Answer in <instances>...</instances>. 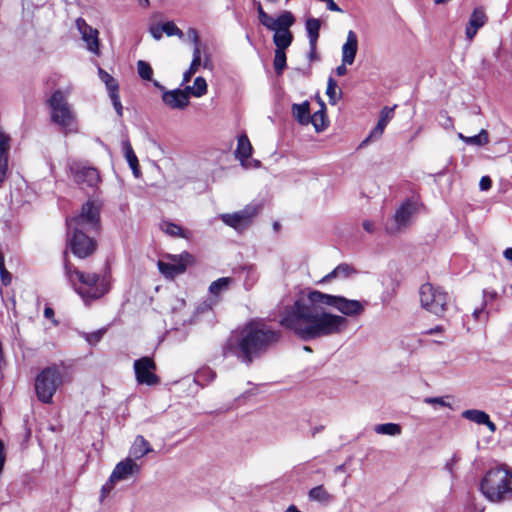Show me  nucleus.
Wrapping results in <instances>:
<instances>
[{
  "instance_id": "1",
  "label": "nucleus",
  "mask_w": 512,
  "mask_h": 512,
  "mask_svg": "<svg viewBox=\"0 0 512 512\" xmlns=\"http://www.w3.org/2000/svg\"><path fill=\"white\" fill-rule=\"evenodd\" d=\"M366 302L330 295L313 290L307 302L296 300L280 314V324L300 339H313L340 334L348 326L346 317H358L365 311Z\"/></svg>"
},
{
  "instance_id": "2",
  "label": "nucleus",
  "mask_w": 512,
  "mask_h": 512,
  "mask_svg": "<svg viewBox=\"0 0 512 512\" xmlns=\"http://www.w3.org/2000/svg\"><path fill=\"white\" fill-rule=\"evenodd\" d=\"M282 332L261 320L248 322L235 338L225 347V354L231 353L242 363L250 365L255 359L266 354L281 340Z\"/></svg>"
},
{
  "instance_id": "3",
  "label": "nucleus",
  "mask_w": 512,
  "mask_h": 512,
  "mask_svg": "<svg viewBox=\"0 0 512 512\" xmlns=\"http://www.w3.org/2000/svg\"><path fill=\"white\" fill-rule=\"evenodd\" d=\"M68 243L72 253L78 258L90 256L96 249L95 240L89 235L100 225L99 208L94 202H86L79 215L67 219Z\"/></svg>"
},
{
  "instance_id": "4",
  "label": "nucleus",
  "mask_w": 512,
  "mask_h": 512,
  "mask_svg": "<svg viewBox=\"0 0 512 512\" xmlns=\"http://www.w3.org/2000/svg\"><path fill=\"white\" fill-rule=\"evenodd\" d=\"M480 491L491 503L512 501V468L506 464L490 468L480 481Z\"/></svg>"
},
{
  "instance_id": "5",
  "label": "nucleus",
  "mask_w": 512,
  "mask_h": 512,
  "mask_svg": "<svg viewBox=\"0 0 512 512\" xmlns=\"http://www.w3.org/2000/svg\"><path fill=\"white\" fill-rule=\"evenodd\" d=\"M65 274L77 294L86 303L103 297L110 290L105 277L97 273L80 271L68 262L65 263Z\"/></svg>"
},
{
  "instance_id": "6",
  "label": "nucleus",
  "mask_w": 512,
  "mask_h": 512,
  "mask_svg": "<svg viewBox=\"0 0 512 512\" xmlns=\"http://www.w3.org/2000/svg\"><path fill=\"white\" fill-rule=\"evenodd\" d=\"M47 104L53 123L57 124L65 133L76 131V116L63 91H54L47 100Z\"/></svg>"
},
{
  "instance_id": "7",
  "label": "nucleus",
  "mask_w": 512,
  "mask_h": 512,
  "mask_svg": "<svg viewBox=\"0 0 512 512\" xmlns=\"http://www.w3.org/2000/svg\"><path fill=\"white\" fill-rule=\"evenodd\" d=\"M420 302L424 309L436 316H442L448 309L450 296L439 286L431 283L421 285Z\"/></svg>"
},
{
  "instance_id": "8",
  "label": "nucleus",
  "mask_w": 512,
  "mask_h": 512,
  "mask_svg": "<svg viewBox=\"0 0 512 512\" xmlns=\"http://www.w3.org/2000/svg\"><path fill=\"white\" fill-rule=\"evenodd\" d=\"M62 383V375L56 367L43 369L35 379V391L43 403H50L56 390Z\"/></svg>"
},
{
  "instance_id": "9",
  "label": "nucleus",
  "mask_w": 512,
  "mask_h": 512,
  "mask_svg": "<svg viewBox=\"0 0 512 512\" xmlns=\"http://www.w3.org/2000/svg\"><path fill=\"white\" fill-rule=\"evenodd\" d=\"M295 18L290 11H283L277 17V25L271 31H274L273 42L276 46L275 50L285 51L292 41L293 35L289 28L294 24Z\"/></svg>"
},
{
  "instance_id": "10",
  "label": "nucleus",
  "mask_w": 512,
  "mask_h": 512,
  "mask_svg": "<svg viewBox=\"0 0 512 512\" xmlns=\"http://www.w3.org/2000/svg\"><path fill=\"white\" fill-rule=\"evenodd\" d=\"M258 209L256 206L247 205L244 209L234 213L221 214V220L227 225L237 231L246 229L252 222V219L257 215Z\"/></svg>"
},
{
  "instance_id": "11",
  "label": "nucleus",
  "mask_w": 512,
  "mask_h": 512,
  "mask_svg": "<svg viewBox=\"0 0 512 512\" xmlns=\"http://www.w3.org/2000/svg\"><path fill=\"white\" fill-rule=\"evenodd\" d=\"M155 370L156 364L150 357H142L134 361L135 376L139 384H145L148 386L158 384L160 380L154 373Z\"/></svg>"
},
{
  "instance_id": "12",
  "label": "nucleus",
  "mask_w": 512,
  "mask_h": 512,
  "mask_svg": "<svg viewBox=\"0 0 512 512\" xmlns=\"http://www.w3.org/2000/svg\"><path fill=\"white\" fill-rule=\"evenodd\" d=\"M417 210L418 206L415 201L408 199L403 202L394 214V224L392 226L387 225L386 231L390 234H394L407 227Z\"/></svg>"
},
{
  "instance_id": "13",
  "label": "nucleus",
  "mask_w": 512,
  "mask_h": 512,
  "mask_svg": "<svg viewBox=\"0 0 512 512\" xmlns=\"http://www.w3.org/2000/svg\"><path fill=\"white\" fill-rule=\"evenodd\" d=\"M170 262L159 260L157 263L158 269L162 275L167 278H173L185 272L187 264L192 261V256L185 252L181 255L169 256Z\"/></svg>"
},
{
  "instance_id": "14",
  "label": "nucleus",
  "mask_w": 512,
  "mask_h": 512,
  "mask_svg": "<svg viewBox=\"0 0 512 512\" xmlns=\"http://www.w3.org/2000/svg\"><path fill=\"white\" fill-rule=\"evenodd\" d=\"M153 85L162 92V101L170 109L183 110L188 106L187 93L181 89L167 90L158 81H153Z\"/></svg>"
},
{
  "instance_id": "15",
  "label": "nucleus",
  "mask_w": 512,
  "mask_h": 512,
  "mask_svg": "<svg viewBox=\"0 0 512 512\" xmlns=\"http://www.w3.org/2000/svg\"><path fill=\"white\" fill-rule=\"evenodd\" d=\"M140 470L141 466L137 464L131 457H127L117 463L114 467L111 473L112 480H116L117 482L128 480L131 477L138 475Z\"/></svg>"
},
{
  "instance_id": "16",
  "label": "nucleus",
  "mask_w": 512,
  "mask_h": 512,
  "mask_svg": "<svg viewBox=\"0 0 512 512\" xmlns=\"http://www.w3.org/2000/svg\"><path fill=\"white\" fill-rule=\"evenodd\" d=\"M74 180L78 184H85L88 187H95L100 182V175L96 168L76 166L72 168Z\"/></svg>"
},
{
  "instance_id": "17",
  "label": "nucleus",
  "mask_w": 512,
  "mask_h": 512,
  "mask_svg": "<svg viewBox=\"0 0 512 512\" xmlns=\"http://www.w3.org/2000/svg\"><path fill=\"white\" fill-rule=\"evenodd\" d=\"M76 25L82 35V39L87 45V49L94 53H99L98 31L89 26L82 18L77 19Z\"/></svg>"
},
{
  "instance_id": "18",
  "label": "nucleus",
  "mask_w": 512,
  "mask_h": 512,
  "mask_svg": "<svg viewBox=\"0 0 512 512\" xmlns=\"http://www.w3.org/2000/svg\"><path fill=\"white\" fill-rule=\"evenodd\" d=\"M358 51V37L353 30L347 33L346 41L342 45V62L343 64L352 65Z\"/></svg>"
},
{
  "instance_id": "19",
  "label": "nucleus",
  "mask_w": 512,
  "mask_h": 512,
  "mask_svg": "<svg viewBox=\"0 0 512 512\" xmlns=\"http://www.w3.org/2000/svg\"><path fill=\"white\" fill-rule=\"evenodd\" d=\"M486 21L487 16L484 10L482 8H475L465 29V34L469 41L475 37L477 31L484 26Z\"/></svg>"
},
{
  "instance_id": "20",
  "label": "nucleus",
  "mask_w": 512,
  "mask_h": 512,
  "mask_svg": "<svg viewBox=\"0 0 512 512\" xmlns=\"http://www.w3.org/2000/svg\"><path fill=\"white\" fill-rule=\"evenodd\" d=\"M462 416L479 425H486L491 432L496 431V425L490 420L489 415L482 410L468 409L463 411Z\"/></svg>"
},
{
  "instance_id": "21",
  "label": "nucleus",
  "mask_w": 512,
  "mask_h": 512,
  "mask_svg": "<svg viewBox=\"0 0 512 512\" xmlns=\"http://www.w3.org/2000/svg\"><path fill=\"white\" fill-rule=\"evenodd\" d=\"M150 452H152L150 443L143 436L138 435L130 448L129 454L135 461Z\"/></svg>"
},
{
  "instance_id": "22",
  "label": "nucleus",
  "mask_w": 512,
  "mask_h": 512,
  "mask_svg": "<svg viewBox=\"0 0 512 512\" xmlns=\"http://www.w3.org/2000/svg\"><path fill=\"white\" fill-rule=\"evenodd\" d=\"M393 115L394 108L384 107L380 113V118L376 127L371 131L369 137L364 141V143L371 138L380 137L383 134L386 125L392 119Z\"/></svg>"
},
{
  "instance_id": "23",
  "label": "nucleus",
  "mask_w": 512,
  "mask_h": 512,
  "mask_svg": "<svg viewBox=\"0 0 512 512\" xmlns=\"http://www.w3.org/2000/svg\"><path fill=\"white\" fill-rule=\"evenodd\" d=\"M321 28V22L317 18H308L306 20V31L309 39V46L312 53L315 52L317 41L319 38V31Z\"/></svg>"
},
{
  "instance_id": "24",
  "label": "nucleus",
  "mask_w": 512,
  "mask_h": 512,
  "mask_svg": "<svg viewBox=\"0 0 512 512\" xmlns=\"http://www.w3.org/2000/svg\"><path fill=\"white\" fill-rule=\"evenodd\" d=\"M292 114L294 118L301 125H308L310 123V104L308 101H304L301 104L292 105Z\"/></svg>"
},
{
  "instance_id": "25",
  "label": "nucleus",
  "mask_w": 512,
  "mask_h": 512,
  "mask_svg": "<svg viewBox=\"0 0 512 512\" xmlns=\"http://www.w3.org/2000/svg\"><path fill=\"white\" fill-rule=\"evenodd\" d=\"M236 157L241 161L248 159L252 154V145L247 137L243 134L238 138L237 149L235 151Z\"/></svg>"
},
{
  "instance_id": "26",
  "label": "nucleus",
  "mask_w": 512,
  "mask_h": 512,
  "mask_svg": "<svg viewBox=\"0 0 512 512\" xmlns=\"http://www.w3.org/2000/svg\"><path fill=\"white\" fill-rule=\"evenodd\" d=\"M310 123L314 126L316 132H322L326 129L328 121L323 102L321 103V109L310 115Z\"/></svg>"
},
{
  "instance_id": "27",
  "label": "nucleus",
  "mask_w": 512,
  "mask_h": 512,
  "mask_svg": "<svg viewBox=\"0 0 512 512\" xmlns=\"http://www.w3.org/2000/svg\"><path fill=\"white\" fill-rule=\"evenodd\" d=\"M123 150L125 158L133 171V174L138 177L140 174L138 159L133 151V148L129 141L123 142Z\"/></svg>"
},
{
  "instance_id": "28",
  "label": "nucleus",
  "mask_w": 512,
  "mask_h": 512,
  "mask_svg": "<svg viewBox=\"0 0 512 512\" xmlns=\"http://www.w3.org/2000/svg\"><path fill=\"white\" fill-rule=\"evenodd\" d=\"M308 497L311 501H316L324 504H327L332 500V495L328 493V491L324 488L323 485L313 487L309 491Z\"/></svg>"
},
{
  "instance_id": "29",
  "label": "nucleus",
  "mask_w": 512,
  "mask_h": 512,
  "mask_svg": "<svg viewBox=\"0 0 512 512\" xmlns=\"http://www.w3.org/2000/svg\"><path fill=\"white\" fill-rule=\"evenodd\" d=\"M352 272H354V269L350 265L342 263L328 273L321 282H328L334 278H347Z\"/></svg>"
},
{
  "instance_id": "30",
  "label": "nucleus",
  "mask_w": 512,
  "mask_h": 512,
  "mask_svg": "<svg viewBox=\"0 0 512 512\" xmlns=\"http://www.w3.org/2000/svg\"><path fill=\"white\" fill-rule=\"evenodd\" d=\"M242 274H244L243 285L244 288L248 291L252 289V287L258 281V273L254 266H245L241 269Z\"/></svg>"
},
{
  "instance_id": "31",
  "label": "nucleus",
  "mask_w": 512,
  "mask_h": 512,
  "mask_svg": "<svg viewBox=\"0 0 512 512\" xmlns=\"http://www.w3.org/2000/svg\"><path fill=\"white\" fill-rule=\"evenodd\" d=\"M377 434L396 436L401 433V426L396 423L378 424L374 427Z\"/></svg>"
},
{
  "instance_id": "32",
  "label": "nucleus",
  "mask_w": 512,
  "mask_h": 512,
  "mask_svg": "<svg viewBox=\"0 0 512 512\" xmlns=\"http://www.w3.org/2000/svg\"><path fill=\"white\" fill-rule=\"evenodd\" d=\"M257 12L259 22L266 27L268 30L274 29L277 25V18L274 19L272 16L268 15L262 8L260 2H257Z\"/></svg>"
},
{
  "instance_id": "33",
  "label": "nucleus",
  "mask_w": 512,
  "mask_h": 512,
  "mask_svg": "<svg viewBox=\"0 0 512 512\" xmlns=\"http://www.w3.org/2000/svg\"><path fill=\"white\" fill-rule=\"evenodd\" d=\"M233 282L230 277H222L213 281L209 286V292L214 295H218L224 290H227L229 285Z\"/></svg>"
},
{
  "instance_id": "34",
  "label": "nucleus",
  "mask_w": 512,
  "mask_h": 512,
  "mask_svg": "<svg viewBox=\"0 0 512 512\" xmlns=\"http://www.w3.org/2000/svg\"><path fill=\"white\" fill-rule=\"evenodd\" d=\"M98 75L101 81L105 83L106 88L109 91V94L119 90V85L116 79L113 76H111L108 72H106L104 69L99 68Z\"/></svg>"
},
{
  "instance_id": "35",
  "label": "nucleus",
  "mask_w": 512,
  "mask_h": 512,
  "mask_svg": "<svg viewBox=\"0 0 512 512\" xmlns=\"http://www.w3.org/2000/svg\"><path fill=\"white\" fill-rule=\"evenodd\" d=\"M137 72L142 80L152 81V82L154 81L153 80V69L148 62H146L144 60H139L137 62Z\"/></svg>"
},
{
  "instance_id": "36",
  "label": "nucleus",
  "mask_w": 512,
  "mask_h": 512,
  "mask_svg": "<svg viewBox=\"0 0 512 512\" xmlns=\"http://www.w3.org/2000/svg\"><path fill=\"white\" fill-rule=\"evenodd\" d=\"M489 141L488 133L485 129H482L479 134L474 136H469L465 139V143L473 146H483L487 144Z\"/></svg>"
},
{
  "instance_id": "37",
  "label": "nucleus",
  "mask_w": 512,
  "mask_h": 512,
  "mask_svg": "<svg viewBox=\"0 0 512 512\" xmlns=\"http://www.w3.org/2000/svg\"><path fill=\"white\" fill-rule=\"evenodd\" d=\"M274 69L277 75H281L286 67V54L285 51L275 50L273 61Z\"/></svg>"
},
{
  "instance_id": "38",
  "label": "nucleus",
  "mask_w": 512,
  "mask_h": 512,
  "mask_svg": "<svg viewBox=\"0 0 512 512\" xmlns=\"http://www.w3.org/2000/svg\"><path fill=\"white\" fill-rule=\"evenodd\" d=\"M336 88L337 82L332 77H329L327 82L326 94L329 98V102L333 105L336 104L339 99Z\"/></svg>"
},
{
  "instance_id": "39",
  "label": "nucleus",
  "mask_w": 512,
  "mask_h": 512,
  "mask_svg": "<svg viewBox=\"0 0 512 512\" xmlns=\"http://www.w3.org/2000/svg\"><path fill=\"white\" fill-rule=\"evenodd\" d=\"M10 149V137L0 129V156L8 160V152Z\"/></svg>"
},
{
  "instance_id": "40",
  "label": "nucleus",
  "mask_w": 512,
  "mask_h": 512,
  "mask_svg": "<svg viewBox=\"0 0 512 512\" xmlns=\"http://www.w3.org/2000/svg\"><path fill=\"white\" fill-rule=\"evenodd\" d=\"M194 96L195 97H202L203 95H205L207 93V82L206 80L201 77V76H198L195 78L194 80Z\"/></svg>"
},
{
  "instance_id": "41",
  "label": "nucleus",
  "mask_w": 512,
  "mask_h": 512,
  "mask_svg": "<svg viewBox=\"0 0 512 512\" xmlns=\"http://www.w3.org/2000/svg\"><path fill=\"white\" fill-rule=\"evenodd\" d=\"M162 229L165 233L171 235V236H178V237H184V234H183V229L177 225V224H174V223H171V222H165L163 225H162Z\"/></svg>"
},
{
  "instance_id": "42",
  "label": "nucleus",
  "mask_w": 512,
  "mask_h": 512,
  "mask_svg": "<svg viewBox=\"0 0 512 512\" xmlns=\"http://www.w3.org/2000/svg\"><path fill=\"white\" fill-rule=\"evenodd\" d=\"M161 30L164 31V33L167 35V36H178V37H182L183 36V32L182 30H180L174 22L172 21H168L166 23H164L163 25H161Z\"/></svg>"
},
{
  "instance_id": "43",
  "label": "nucleus",
  "mask_w": 512,
  "mask_h": 512,
  "mask_svg": "<svg viewBox=\"0 0 512 512\" xmlns=\"http://www.w3.org/2000/svg\"><path fill=\"white\" fill-rule=\"evenodd\" d=\"M105 332L106 329L102 328L91 333H83V337L90 345H95L102 339Z\"/></svg>"
},
{
  "instance_id": "44",
  "label": "nucleus",
  "mask_w": 512,
  "mask_h": 512,
  "mask_svg": "<svg viewBox=\"0 0 512 512\" xmlns=\"http://www.w3.org/2000/svg\"><path fill=\"white\" fill-rule=\"evenodd\" d=\"M0 278L1 282L4 286H7L11 283V274L6 270L5 264H4V256L0 252Z\"/></svg>"
},
{
  "instance_id": "45",
  "label": "nucleus",
  "mask_w": 512,
  "mask_h": 512,
  "mask_svg": "<svg viewBox=\"0 0 512 512\" xmlns=\"http://www.w3.org/2000/svg\"><path fill=\"white\" fill-rule=\"evenodd\" d=\"M110 99L112 101V104L114 106V109L119 117L123 115V106L120 101L119 92L115 91L109 94Z\"/></svg>"
},
{
  "instance_id": "46",
  "label": "nucleus",
  "mask_w": 512,
  "mask_h": 512,
  "mask_svg": "<svg viewBox=\"0 0 512 512\" xmlns=\"http://www.w3.org/2000/svg\"><path fill=\"white\" fill-rule=\"evenodd\" d=\"M116 480H112V476L110 475L108 481L101 488V496L100 501H103L107 495L113 490Z\"/></svg>"
},
{
  "instance_id": "47",
  "label": "nucleus",
  "mask_w": 512,
  "mask_h": 512,
  "mask_svg": "<svg viewBox=\"0 0 512 512\" xmlns=\"http://www.w3.org/2000/svg\"><path fill=\"white\" fill-rule=\"evenodd\" d=\"M190 33H192L193 41L195 43V47L193 49V57H192V59L201 60V50H200V47L198 45V43H199L198 34H197L196 30H194V29H191Z\"/></svg>"
},
{
  "instance_id": "48",
  "label": "nucleus",
  "mask_w": 512,
  "mask_h": 512,
  "mask_svg": "<svg viewBox=\"0 0 512 512\" xmlns=\"http://www.w3.org/2000/svg\"><path fill=\"white\" fill-rule=\"evenodd\" d=\"M424 402L430 405H439L441 407H450V403L445 401L444 397H427Z\"/></svg>"
},
{
  "instance_id": "49",
  "label": "nucleus",
  "mask_w": 512,
  "mask_h": 512,
  "mask_svg": "<svg viewBox=\"0 0 512 512\" xmlns=\"http://www.w3.org/2000/svg\"><path fill=\"white\" fill-rule=\"evenodd\" d=\"M149 31L155 40H160L164 33V31L161 30V25H153L150 27Z\"/></svg>"
},
{
  "instance_id": "50",
  "label": "nucleus",
  "mask_w": 512,
  "mask_h": 512,
  "mask_svg": "<svg viewBox=\"0 0 512 512\" xmlns=\"http://www.w3.org/2000/svg\"><path fill=\"white\" fill-rule=\"evenodd\" d=\"M491 185H492V180L490 179L489 176H483L481 179H480V182H479V187L482 191H486L488 189L491 188Z\"/></svg>"
},
{
  "instance_id": "51",
  "label": "nucleus",
  "mask_w": 512,
  "mask_h": 512,
  "mask_svg": "<svg viewBox=\"0 0 512 512\" xmlns=\"http://www.w3.org/2000/svg\"><path fill=\"white\" fill-rule=\"evenodd\" d=\"M459 458L454 455L450 461H448L446 464H445V469L451 474L453 475V468H454V465L458 462Z\"/></svg>"
},
{
  "instance_id": "52",
  "label": "nucleus",
  "mask_w": 512,
  "mask_h": 512,
  "mask_svg": "<svg viewBox=\"0 0 512 512\" xmlns=\"http://www.w3.org/2000/svg\"><path fill=\"white\" fill-rule=\"evenodd\" d=\"M326 2L327 9L334 12H342V9L334 2V0H324Z\"/></svg>"
},
{
  "instance_id": "53",
  "label": "nucleus",
  "mask_w": 512,
  "mask_h": 512,
  "mask_svg": "<svg viewBox=\"0 0 512 512\" xmlns=\"http://www.w3.org/2000/svg\"><path fill=\"white\" fill-rule=\"evenodd\" d=\"M44 316L47 318V319H52L54 324H57L58 322L54 319V310L47 306L45 307L44 309Z\"/></svg>"
},
{
  "instance_id": "54",
  "label": "nucleus",
  "mask_w": 512,
  "mask_h": 512,
  "mask_svg": "<svg viewBox=\"0 0 512 512\" xmlns=\"http://www.w3.org/2000/svg\"><path fill=\"white\" fill-rule=\"evenodd\" d=\"M200 65H201V60L192 59L188 69L193 71V73L195 74L197 72V70L199 69Z\"/></svg>"
},
{
  "instance_id": "55",
  "label": "nucleus",
  "mask_w": 512,
  "mask_h": 512,
  "mask_svg": "<svg viewBox=\"0 0 512 512\" xmlns=\"http://www.w3.org/2000/svg\"><path fill=\"white\" fill-rule=\"evenodd\" d=\"M193 75H194L193 71L187 69L183 74V79H182L181 85L188 83L191 80Z\"/></svg>"
},
{
  "instance_id": "56",
  "label": "nucleus",
  "mask_w": 512,
  "mask_h": 512,
  "mask_svg": "<svg viewBox=\"0 0 512 512\" xmlns=\"http://www.w3.org/2000/svg\"><path fill=\"white\" fill-rule=\"evenodd\" d=\"M346 65L347 64H341L339 65L337 68H336V74L338 76H344L346 73H347V68H346Z\"/></svg>"
},
{
  "instance_id": "57",
  "label": "nucleus",
  "mask_w": 512,
  "mask_h": 512,
  "mask_svg": "<svg viewBox=\"0 0 512 512\" xmlns=\"http://www.w3.org/2000/svg\"><path fill=\"white\" fill-rule=\"evenodd\" d=\"M182 92L187 93L188 96V103L190 102V95L194 96V86H186L184 89H181Z\"/></svg>"
},
{
  "instance_id": "58",
  "label": "nucleus",
  "mask_w": 512,
  "mask_h": 512,
  "mask_svg": "<svg viewBox=\"0 0 512 512\" xmlns=\"http://www.w3.org/2000/svg\"><path fill=\"white\" fill-rule=\"evenodd\" d=\"M5 463V455H4V445L2 440L0 439V465H4Z\"/></svg>"
},
{
  "instance_id": "59",
  "label": "nucleus",
  "mask_w": 512,
  "mask_h": 512,
  "mask_svg": "<svg viewBox=\"0 0 512 512\" xmlns=\"http://www.w3.org/2000/svg\"><path fill=\"white\" fill-rule=\"evenodd\" d=\"M363 228L365 231L372 233L373 232V223L370 221H364L363 222Z\"/></svg>"
},
{
  "instance_id": "60",
  "label": "nucleus",
  "mask_w": 512,
  "mask_h": 512,
  "mask_svg": "<svg viewBox=\"0 0 512 512\" xmlns=\"http://www.w3.org/2000/svg\"><path fill=\"white\" fill-rule=\"evenodd\" d=\"M443 328L441 326H436L435 328H431L429 330L426 331V334H434V333H440L442 332Z\"/></svg>"
},
{
  "instance_id": "61",
  "label": "nucleus",
  "mask_w": 512,
  "mask_h": 512,
  "mask_svg": "<svg viewBox=\"0 0 512 512\" xmlns=\"http://www.w3.org/2000/svg\"><path fill=\"white\" fill-rule=\"evenodd\" d=\"M504 257L511 261L512 262V247L511 248H507L505 251H504Z\"/></svg>"
},
{
  "instance_id": "62",
  "label": "nucleus",
  "mask_w": 512,
  "mask_h": 512,
  "mask_svg": "<svg viewBox=\"0 0 512 512\" xmlns=\"http://www.w3.org/2000/svg\"><path fill=\"white\" fill-rule=\"evenodd\" d=\"M484 296H485V297H486V296H489V298H490L491 300H493V299L497 298V292H496V291L488 292V291L484 290Z\"/></svg>"
},
{
  "instance_id": "63",
  "label": "nucleus",
  "mask_w": 512,
  "mask_h": 512,
  "mask_svg": "<svg viewBox=\"0 0 512 512\" xmlns=\"http://www.w3.org/2000/svg\"><path fill=\"white\" fill-rule=\"evenodd\" d=\"M483 309H475L473 312V317L475 320H478L480 317V314L482 313Z\"/></svg>"
},
{
  "instance_id": "64",
  "label": "nucleus",
  "mask_w": 512,
  "mask_h": 512,
  "mask_svg": "<svg viewBox=\"0 0 512 512\" xmlns=\"http://www.w3.org/2000/svg\"><path fill=\"white\" fill-rule=\"evenodd\" d=\"M138 4L142 7H148L150 5L149 0H138Z\"/></svg>"
}]
</instances>
